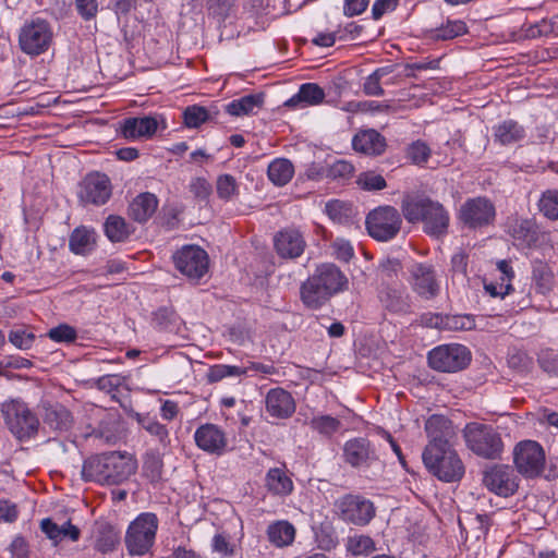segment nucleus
I'll list each match as a JSON object with an SVG mask.
<instances>
[{
    "label": "nucleus",
    "instance_id": "1",
    "mask_svg": "<svg viewBox=\"0 0 558 558\" xmlns=\"http://www.w3.org/2000/svg\"><path fill=\"white\" fill-rule=\"evenodd\" d=\"M136 469L137 462L131 454L110 451L85 460L82 475L86 481L117 485L126 481Z\"/></svg>",
    "mask_w": 558,
    "mask_h": 558
},
{
    "label": "nucleus",
    "instance_id": "2",
    "mask_svg": "<svg viewBox=\"0 0 558 558\" xmlns=\"http://www.w3.org/2000/svg\"><path fill=\"white\" fill-rule=\"evenodd\" d=\"M401 209L409 222H423L427 234L436 238L447 234L450 218L439 202L424 195H407L402 199Z\"/></svg>",
    "mask_w": 558,
    "mask_h": 558
},
{
    "label": "nucleus",
    "instance_id": "3",
    "mask_svg": "<svg viewBox=\"0 0 558 558\" xmlns=\"http://www.w3.org/2000/svg\"><path fill=\"white\" fill-rule=\"evenodd\" d=\"M0 412L11 434L20 441H26L38 434L37 415L21 399H11L1 404Z\"/></svg>",
    "mask_w": 558,
    "mask_h": 558
},
{
    "label": "nucleus",
    "instance_id": "4",
    "mask_svg": "<svg viewBox=\"0 0 558 558\" xmlns=\"http://www.w3.org/2000/svg\"><path fill=\"white\" fill-rule=\"evenodd\" d=\"M463 437L466 447L476 456L484 459H499L504 442L497 429L487 424L472 422L463 428Z\"/></svg>",
    "mask_w": 558,
    "mask_h": 558
},
{
    "label": "nucleus",
    "instance_id": "5",
    "mask_svg": "<svg viewBox=\"0 0 558 558\" xmlns=\"http://www.w3.org/2000/svg\"><path fill=\"white\" fill-rule=\"evenodd\" d=\"M422 459L428 472L442 482L460 481L464 474V465L453 448L426 446Z\"/></svg>",
    "mask_w": 558,
    "mask_h": 558
},
{
    "label": "nucleus",
    "instance_id": "6",
    "mask_svg": "<svg viewBox=\"0 0 558 558\" xmlns=\"http://www.w3.org/2000/svg\"><path fill=\"white\" fill-rule=\"evenodd\" d=\"M53 40V29L49 21L33 16L24 22L19 31V47L31 57L45 53Z\"/></svg>",
    "mask_w": 558,
    "mask_h": 558
},
{
    "label": "nucleus",
    "instance_id": "7",
    "mask_svg": "<svg viewBox=\"0 0 558 558\" xmlns=\"http://www.w3.org/2000/svg\"><path fill=\"white\" fill-rule=\"evenodd\" d=\"M158 529V519L155 513L140 514L129 526L125 535V545L132 556H144L149 551Z\"/></svg>",
    "mask_w": 558,
    "mask_h": 558
},
{
    "label": "nucleus",
    "instance_id": "8",
    "mask_svg": "<svg viewBox=\"0 0 558 558\" xmlns=\"http://www.w3.org/2000/svg\"><path fill=\"white\" fill-rule=\"evenodd\" d=\"M343 459L352 468L364 472L373 468L372 475L366 474L367 477H376L384 471V463L379 460L369 440L363 437L350 439L344 444Z\"/></svg>",
    "mask_w": 558,
    "mask_h": 558
},
{
    "label": "nucleus",
    "instance_id": "9",
    "mask_svg": "<svg viewBox=\"0 0 558 558\" xmlns=\"http://www.w3.org/2000/svg\"><path fill=\"white\" fill-rule=\"evenodd\" d=\"M368 234L376 241L387 242L397 236L402 219L392 206H379L368 213L365 220Z\"/></svg>",
    "mask_w": 558,
    "mask_h": 558
},
{
    "label": "nucleus",
    "instance_id": "10",
    "mask_svg": "<svg viewBox=\"0 0 558 558\" xmlns=\"http://www.w3.org/2000/svg\"><path fill=\"white\" fill-rule=\"evenodd\" d=\"M339 518L357 526L367 525L376 514V508L369 499L361 495L347 494L336 500Z\"/></svg>",
    "mask_w": 558,
    "mask_h": 558
},
{
    "label": "nucleus",
    "instance_id": "11",
    "mask_svg": "<svg viewBox=\"0 0 558 558\" xmlns=\"http://www.w3.org/2000/svg\"><path fill=\"white\" fill-rule=\"evenodd\" d=\"M471 361L469 349L462 344H444L428 353V364L432 368L454 373L465 368Z\"/></svg>",
    "mask_w": 558,
    "mask_h": 558
},
{
    "label": "nucleus",
    "instance_id": "12",
    "mask_svg": "<svg viewBox=\"0 0 558 558\" xmlns=\"http://www.w3.org/2000/svg\"><path fill=\"white\" fill-rule=\"evenodd\" d=\"M513 462L517 471L523 476H538L546 462L544 449L534 440H522L513 449Z\"/></svg>",
    "mask_w": 558,
    "mask_h": 558
},
{
    "label": "nucleus",
    "instance_id": "13",
    "mask_svg": "<svg viewBox=\"0 0 558 558\" xmlns=\"http://www.w3.org/2000/svg\"><path fill=\"white\" fill-rule=\"evenodd\" d=\"M175 268L187 279L197 282L208 271L209 258L197 245H185L173 255Z\"/></svg>",
    "mask_w": 558,
    "mask_h": 558
},
{
    "label": "nucleus",
    "instance_id": "14",
    "mask_svg": "<svg viewBox=\"0 0 558 558\" xmlns=\"http://www.w3.org/2000/svg\"><path fill=\"white\" fill-rule=\"evenodd\" d=\"M496 209L486 197H473L466 199L460 207L459 219L470 229H478L494 222Z\"/></svg>",
    "mask_w": 558,
    "mask_h": 558
},
{
    "label": "nucleus",
    "instance_id": "15",
    "mask_svg": "<svg viewBox=\"0 0 558 558\" xmlns=\"http://www.w3.org/2000/svg\"><path fill=\"white\" fill-rule=\"evenodd\" d=\"M112 193L109 178L106 174L95 172L87 174L80 183L78 198L83 204L104 205Z\"/></svg>",
    "mask_w": 558,
    "mask_h": 558
},
{
    "label": "nucleus",
    "instance_id": "16",
    "mask_svg": "<svg viewBox=\"0 0 558 558\" xmlns=\"http://www.w3.org/2000/svg\"><path fill=\"white\" fill-rule=\"evenodd\" d=\"M305 247L303 233L294 227L283 228L274 235V248L281 258L295 259L304 253Z\"/></svg>",
    "mask_w": 558,
    "mask_h": 558
},
{
    "label": "nucleus",
    "instance_id": "17",
    "mask_svg": "<svg viewBox=\"0 0 558 558\" xmlns=\"http://www.w3.org/2000/svg\"><path fill=\"white\" fill-rule=\"evenodd\" d=\"M485 486L498 496L508 497L518 489V476L509 465H495L484 474Z\"/></svg>",
    "mask_w": 558,
    "mask_h": 558
},
{
    "label": "nucleus",
    "instance_id": "18",
    "mask_svg": "<svg viewBox=\"0 0 558 558\" xmlns=\"http://www.w3.org/2000/svg\"><path fill=\"white\" fill-rule=\"evenodd\" d=\"M378 300L381 306L392 314H408L411 312V298L404 287L383 282L378 289Z\"/></svg>",
    "mask_w": 558,
    "mask_h": 558
},
{
    "label": "nucleus",
    "instance_id": "19",
    "mask_svg": "<svg viewBox=\"0 0 558 558\" xmlns=\"http://www.w3.org/2000/svg\"><path fill=\"white\" fill-rule=\"evenodd\" d=\"M425 432L429 438L427 446L438 449L452 448L451 439L456 436L452 422L444 415L434 414L425 423Z\"/></svg>",
    "mask_w": 558,
    "mask_h": 558
},
{
    "label": "nucleus",
    "instance_id": "20",
    "mask_svg": "<svg viewBox=\"0 0 558 558\" xmlns=\"http://www.w3.org/2000/svg\"><path fill=\"white\" fill-rule=\"evenodd\" d=\"M159 125L157 117H131L124 119L120 123V134L129 141H136L140 138H150L156 133Z\"/></svg>",
    "mask_w": 558,
    "mask_h": 558
},
{
    "label": "nucleus",
    "instance_id": "21",
    "mask_svg": "<svg viewBox=\"0 0 558 558\" xmlns=\"http://www.w3.org/2000/svg\"><path fill=\"white\" fill-rule=\"evenodd\" d=\"M411 279L412 289L420 296L430 300L438 295L439 284L432 266L425 264L414 265L411 269Z\"/></svg>",
    "mask_w": 558,
    "mask_h": 558
},
{
    "label": "nucleus",
    "instance_id": "22",
    "mask_svg": "<svg viewBox=\"0 0 558 558\" xmlns=\"http://www.w3.org/2000/svg\"><path fill=\"white\" fill-rule=\"evenodd\" d=\"M194 439L197 447L208 453L220 454L227 446V438L223 430L215 424L201 425Z\"/></svg>",
    "mask_w": 558,
    "mask_h": 558
},
{
    "label": "nucleus",
    "instance_id": "23",
    "mask_svg": "<svg viewBox=\"0 0 558 558\" xmlns=\"http://www.w3.org/2000/svg\"><path fill=\"white\" fill-rule=\"evenodd\" d=\"M266 412L276 418H288L295 412L292 395L283 388L270 389L265 399Z\"/></svg>",
    "mask_w": 558,
    "mask_h": 558
},
{
    "label": "nucleus",
    "instance_id": "24",
    "mask_svg": "<svg viewBox=\"0 0 558 558\" xmlns=\"http://www.w3.org/2000/svg\"><path fill=\"white\" fill-rule=\"evenodd\" d=\"M311 277L331 295L344 290L348 283L343 272L336 265L329 263L317 266Z\"/></svg>",
    "mask_w": 558,
    "mask_h": 558
},
{
    "label": "nucleus",
    "instance_id": "25",
    "mask_svg": "<svg viewBox=\"0 0 558 558\" xmlns=\"http://www.w3.org/2000/svg\"><path fill=\"white\" fill-rule=\"evenodd\" d=\"M509 233L518 246L532 247L537 246L545 234L541 233L536 223L532 219H514L509 227Z\"/></svg>",
    "mask_w": 558,
    "mask_h": 558
},
{
    "label": "nucleus",
    "instance_id": "26",
    "mask_svg": "<svg viewBox=\"0 0 558 558\" xmlns=\"http://www.w3.org/2000/svg\"><path fill=\"white\" fill-rule=\"evenodd\" d=\"M352 145L354 150L373 156L381 155L387 146L385 137L373 129L359 132Z\"/></svg>",
    "mask_w": 558,
    "mask_h": 558
},
{
    "label": "nucleus",
    "instance_id": "27",
    "mask_svg": "<svg viewBox=\"0 0 558 558\" xmlns=\"http://www.w3.org/2000/svg\"><path fill=\"white\" fill-rule=\"evenodd\" d=\"M43 421L44 424L57 432H66L73 425L71 412L60 403L44 404Z\"/></svg>",
    "mask_w": 558,
    "mask_h": 558
},
{
    "label": "nucleus",
    "instance_id": "28",
    "mask_svg": "<svg viewBox=\"0 0 558 558\" xmlns=\"http://www.w3.org/2000/svg\"><path fill=\"white\" fill-rule=\"evenodd\" d=\"M158 207V198L155 194L145 192L138 194L129 205V216L140 222H146L155 214Z\"/></svg>",
    "mask_w": 558,
    "mask_h": 558
},
{
    "label": "nucleus",
    "instance_id": "29",
    "mask_svg": "<svg viewBox=\"0 0 558 558\" xmlns=\"http://www.w3.org/2000/svg\"><path fill=\"white\" fill-rule=\"evenodd\" d=\"M300 295L302 303L310 310L320 308L332 296L311 276L301 284Z\"/></svg>",
    "mask_w": 558,
    "mask_h": 558
},
{
    "label": "nucleus",
    "instance_id": "30",
    "mask_svg": "<svg viewBox=\"0 0 558 558\" xmlns=\"http://www.w3.org/2000/svg\"><path fill=\"white\" fill-rule=\"evenodd\" d=\"M219 110L216 106L203 107L199 105L187 106L182 116L183 123L189 129H197L206 122H218Z\"/></svg>",
    "mask_w": 558,
    "mask_h": 558
},
{
    "label": "nucleus",
    "instance_id": "31",
    "mask_svg": "<svg viewBox=\"0 0 558 558\" xmlns=\"http://www.w3.org/2000/svg\"><path fill=\"white\" fill-rule=\"evenodd\" d=\"M430 326L448 331H465L475 328V318L469 314L435 315Z\"/></svg>",
    "mask_w": 558,
    "mask_h": 558
},
{
    "label": "nucleus",
    "instance_id": "32",
    "mask_svg": "<svg viewBox=\"0 0 558 558\" xmlns=\"http://www.w3.org/2000/svg\"><path fill=\"white\" fill-rule=\"evenodd\" d=\"M265 485L272 495L288 496L293 490V482L288 476L284 468H271L265 477Z\"/></svg>",
    "mask_w": 558,
    "mask_h": 558
},
{
    "label": "nucleus",
    "instance_id": "33",
    "mask_svg": "<svg viewBox=\"0 0 558 558\" xmlns=\"http://www.w3.org/2000/svg\"><path fill=\"white\" fill-rule=\"evenodd\" d=\"M263 105V94L245 95L226 105V112L232 117L250 116L256 113Z\"/></svg>",
    "mask_w": 558,
    "mask_h": 558
},
{
    "label": "nucleus",
    "instance_id": "34",
    "mask_svg": "<svg viewBox=\"0 0 558 558\" xmlns=\"http://www.w3.org/2000/svg\"><path fill=\"white\" fill-rule=\"evenodd\" d=\"M104 230L111 242H123L134 232V228L117 215H110L106 219Z\"/></svg>",
    "mask_w": 558,
    "mask_h": 558
},
{
    "label": "nucleus",
    "instance_id": "35",
    "mask_svg": "<svg viewBox=\"0 0 558 558\" xmlns=\"http://www.w3.org/2000/svg\"><path fill=\"white\" fill-rule=\"evenodd\" d=\"M325 98L324 89L315 83L302 84L298 94L291 97L286 106L294 107L299 102H305L307 106H316L323 102Z\"/></svg>",
    "mask_w": 558,
    "mask_h": 558
},
{
    "label": "nucleus",
    "instance_id": "36",
    "mask_svg": "<svg viewBox=\"0 0 558 558\" xmlns=\"http://www.w3.org/2000/svg\"><path fill=\"white\" fill-rule=\"evenodd\" d=\"M132 417H134L137 423L147 433H149V435L154 436L161 447L166 448L170 445L169 430L165 425L147 414H141L136 412L132 415Z\"/></svg>",
    "mask_w": 558,
    "mask_h": 558
},
{
    "label": "nucleus",
    "instance_id": "37",
    "mask_svg": "<svg viewBox=\"0 0 558 558\" xmlns=\"http://www.w3.org/2000/svg\"><path fill=\"white\" fill-rule=\"evenodd\" d=\"M96 244L95 232L85 227L76 228L70 235L69 246L75 254L85 255Z\"/></svg>",
    "mask_w": 558,
    "mask_h": 558
},
{
    "label": "nucleus",
    "instance_id": "38",
    "mask_svg": "<svg viewBox=\"0 0 558 558\" xmlns=\"http://www.w3.org/2000/svg\"><path fill=\"white\" fill-rule=\"evenodd\" d=\"M120 543V533L110 524L102 523L97 529L95 548L102 553L113 551Z\"/></svg>",
    "mask_w": 558,
    "mask_h": 558
},
{
    "label": "nucleus",
    "instance_id": "39",
    "mask_svg": "<svg viewBox=\"0 0 558 558\" xmlns=\"http://www.w3.org/2000/svg\"><path fill=\"white\" fill-rule=\"evenodd\" d=\"M494 135L502 145H509L521 141L525 132L517 121L506 120L495 128Z\"/></svg>",
    "mask_w": 558,
    "mask_h": 558
},
{
    "label": "nucleus",
    "instance_id": "40",
    "mask_svg": "<svg viewBox=\"0 0 558 558\" xmlns=\"http://www.w3.org/2000/svg\"><path fill=\"white\" fill-rule=\"evenodd\" d=\"M294 167L284 158H278L268 166L267 174L269 180L278 186L286 185L293 177Z\"/></svg>",
    "mask_w": 558,
    "mask_h": 558
},
{
    "label": "nucleus",
    "instance_id": "41",
    "mask_svg": "<svg viewBox=\"0 0 558 558\" xmlns=\"http://www.w3.org/2000/svg\"><path fill=\"white\" fill-rule=\"evenodd\" d=\"M267 534L270 543L283 547L293 542L295 529L287 521H279L268 526Z\"/></svg>",
    "mask_w": 558,
    "mask_h": 558
},
{
    "label": "nucleus",
    "instance_id": "42",
    "mask_svg": "<svg viewBox=\"0 0 558 558\" xmlns=\"http://www.w3.org/2000/svg\"><path fill=\"white\" fill-rule=\"evenodd\" d=\"M163 461L158 450H150L143 458V475L150 483H158L162 480Z\"/></svg>",
    "mask_w": 558,
    "mask_h": 558
},
{
    "label": "nucleus",
    "instance_id": "43",
    "mask_svg": "<svg viewBox=\"0 0 558 558\" xmlns=\"http://www.w3.org/2000/svg\"><path fill=\"white\" fill-rule=\"evenodd\" d=\"M396 65H387L376 69L369 74L363 84V92L367 96H383L385 94L380 83L384 77L391 74Z\"/></svg>",
    "mask_w": 558,
    "mask_h": 558
},
{
    "label": "nucleus",
    "instance_id": "44",
    "mask_svg": "<svg viewBox=\"0 0 558 558\" xmlns=\"http://www.w3.org/2000/svg\"><path fill=\"white\" fill-rule=\"evenodd\" d=\"M468 32L466 24L461 20H448L446 24L434 31L433 37L438 40H449Z\"/></svg>",
    "mask_w": 558,
    "mask_h": 558
},
{
    "label": "nucleus",
    "instance_id": "45",
    "mask_svg": "<svg viewBox=\"0 0 558 558\" xmlns=\"http://www.w3.org/2000/svg\"><path fill=\"white\" fill-rule=\"evenodd\" d=\"M310 426L324 436H331L340 429L341 422L330 415H317L310 421Z\"/></svg>",
    "mask_w": 558,
    "mask_h": 558
},
{
    "label": "nucleus",
    "instance_id": "46",
    "mask_svg": "<svg viewBox=\"0 0 558 558\" xmlns=\"http://www.w3.org/2000/svg\"><path fill=\"white\" fill-rule=\"evenodd\" d=\"M155 324L163 330L178 331L180 325V318L177 313L169 307H160L154 313Z\"/></svg>",
    "mask_w": 558,
    "mask_h": 558
},
{
    "label": "nucleus",
    "instance_id": "47",
    "mask_svg": "<svg viewBox=\"0 0 558 558\" xmlns=\"http://www.w3.org/2000/svg\"><path fill=\"white\" fill-rule=\"evenodd\" d=\"M539 211L550 220L558 219V192L548 190L543 193L538 203Z\"/></svg>",
    "mask_w": 558,
    "mask_h": 558
},
{
    "label": "nucleus",
    "instance_id": "48",
    "mask_svg": "<svg viewBox=\"0 0 558 558\" xmlns=\"http://www.w3.org/2000/svg\"><path fill=\"white\" fill-rule=\"evenodd\" d=\"M246 373V371L239 366L217 364L209 368L207 379L209 383H217L226 377H239Z\"/></svg>",
    "mask_w": 558,
    "mask_h": 558
},
{
    "label": "nucleus",
    "instance_id": "49",
    "mask_svg": "<svg viewBox=\"0 0 558 558\" xmlns=\"http://www.w3.org/2000/svg\"><path fill=\"white\" fill-rule=\"evenodd\" d=\"M325 211L337 223H345L351 218V208L345 203L333 199L326 204Z\"/></svg>",
    "mask_w": 558,
    "mask_h": 558
},
{
    "label": "nucleus",
    "instance_id": "50",
    "mask_svg": "<svg viewBox=\"0 0 558 558\" xmlns=\"http://www.w3.org/2000/svg\"><path fill=\"white\" fill-rule=\"evenodd\" d=\"M347 549L355 556L368 555L375 550V543L367 535H354L348 538Z\"/></svg>",
    "mask_w": 558,
    "mask_h": 558
},
{
    "label": "nucleus",
    "instance_id": "51",
    "mask_svg": "<svg viewBox=\"0 0 558 558\" xmlns=\"http://www.w3.org/2000/svg\"><path fill=\"white\" fill-rule=\"evenodd\" d=\"M356 183L364 191H380L387 186L385 178L374 171L360 173Z\"/></svg>",
    "mask_w": 558,
    "mask_h": 558
},
{
    "label": "nucleus",
    "instance_id": "52",
    "mask_svg": "<svg viewBox=\"0 0 558 558\" xmlns=\"http://www.w3.org/2000/svg\"><path fill=\"white\" fill-rule=\"evenodd\" d=\"M400 272H402V264L397 258H386L379 264L380 283L388 282L392 284L393 279L398 278Z\"/></svg>",
    "mask_w": 558,
    "mask_h": 558
},
{
    "label": "nucleus",
    "instance_id": "53",
    "mask_svg": "<svg viewBox=\"0 0 558 558\" xmlns=\"http://www.w3.org/2000/svg\"><path fill=\"white\" fill-rule=\"evenodd\" d=\"M430 156V148L423 141L413 142L407 149V157L415 165L425 163Z\"/></svg>",
    "mask_w": 558,
    "mask_h": 558
},
{
    "label": "nucleus",
    "instance_id": "54",
    "mask_svg": "<svg viewBox=\"0 0 558 558\" xmlns=\"http://www.w3.org/2000/svg\"><path fill=\"white\" fill-rule=\"evenodd\" d=\"M216 189L220 198L229 201L236 194L238 184L231 174H221L217 179Z\"/></svg>",
    "mask_w": 558,
    "mask_h": 558
},
{
    "label": "nucleus",
    "instance_id": "55",
    "mask_svg": "<svg viewBox=\"0 0 558 558\" xmlns=\"http://www.w3.org/2000/svg\"><path fill=\"white\" fill-rule=\"evenodd\" d=\"M125 378L119 374L105 375L95 380V386L107 393H111L112 398L116 399L114 391L123 385Z\"/></svg>",
    "mask_w": 558,
    "mask_h": 558
},
{
    "label": "nucleus",
    "instance_id": "56",
    "mask_svg": "<svg viewBox=\"0 0 558 558\" xmlns=\"http://www.w3.org/2000/svg\"><path fill=\"white\" fill-rule=\"evenodd\" d=\"M48 337L56 342H74L77 338L75 328L68 324H61L48 331Z\"/></svg>",
    "mask_w": 558,
    "mask_h": 558
},
{
    "label": "nucleus",
    "instance_id": "57",
    "mask_svg": "<svg viewBox=\"0 0 558 558\" xmlns=\"http://www.w3.org/2000/svg\"><path fill=\"white\" fill-rule=\"evenodd\" d=\"M354 167L345 160H337L329 166L327 177L332 179H347L352 175Z\"/></svg>",
    "mask_w": 558,
    "mask_h": 558
},
{
    "label": "nucleus",
    "instance_id": "58",
    "mask_svg": "<svg viewBox=\"0 0 558 558\" xmlns=\"http://www.w3.org/2000/svg\"><path fill=\"white\" fill-rule=\"evenodd\" d=\"M9 340L12 344L21 350H27L32 347L35 336L22 329L12 330L9 335Z\"/></svg>",
    "mask_w": 558,
    "mask_h": 558
},
{
    "label": "nucleus",
    "instance_id": "59",
    "mask_svg": "<svg viewBox=\"0 0 558 558\" xmlns=\"http://www.w3.org/2000/svg\"><path fill=\"white\" fill-rule=\"evenodd\" d=\"M331 247L333 250V255L339 260L349 262L354 255L351 243L344 239H336L332 242Z\"/></svg>",
    "mask_w": 558,
    "mask_h": 558
},
{
    "label": "nucleus",
    "instance_id": "60",
    "mask_svg": "<svg viewBox=\"0 0 558 558\" xmlns=\"http://www.w3.org/2000/svg\"><path fill=\"white\" fill-rule=\"evenodd\" d=\"M538 362L541 367L549 373L556 374L558 369L557 354L553 349L543 350L538 355Z\"/></svg>",
    "mask_w": 558,
    "mask_h": 558
},
{
    "label": "nucleus",
    "instance_id": "61",
    "mask_svg": "<svg viewBox=\"0 0 558 558\" xmlns=\"http://www.w3.org/2000/svg\"><path fill=\"white\" fill-rule=\"evenodd\" d=\"M77 13L85 21L94 19L98 12L97 0H74Z\"/></svg>",
    "mask_w": 558,
    "mask_h": 558
},
{
    "label": "nucleus",
    "instance_id": "62",
    "mask_svg": "<svg viewBox=\"0 0 558 558\" xmlns=\"http://www.w3.org/2000/svg\"><path fill=\"white\" fill-rule=\"evenodd\" d=\"M9 549L12 558H29V545L21 535H17L13 538Z\"/></svg>",
    "mask_w": 558,
    "mask_h": 558
},
{
    "label": "nucleus",
    "instance_id": "63",
    "mask_svg": "<svg viewBox=\"0 0 558 558\" xmlns=\"http://www.w3.org/2000/svg\"><path fill=\"white\" fill-rule=\"evenodd\" d=\"M40 529L46 536L52 541L53 545L60 543V525L54 523L51 519L47 518L41 520Z\"/></svg>",
    "mask_w": 558,
    "mask_h": 558
},
{
    "label": "nucleus",
    "instance_id": "64",
    "mask_svg": "<svg viewBox=\"0 0 558 558\" xmlns=\"http://www.w3.org/2000/svg\"><path fill=\"white\" fill-rule=\"evenodd\" d=\"M213 550L220 554L223 557L231 556L233 554V547L230 545L228 538L223 534H216L213 538Z\"/></svg>",
    "mask_w": 558,
    "mask_h": 558
}]
</instances>
